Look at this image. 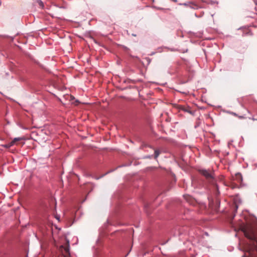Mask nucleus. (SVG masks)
Segmentation results:
<instances>
[{
	"instance_id": "1",
	"label": "nucleus",
	"mask_w": 257,
	"mask_h": 257,
	"mask_svg": "<svg viewBox=\"0 0 257 257\" xmlns=\"http://www.w3.org/2000/svg\"><path fill=\"white\" fill-rule=\"evenodd\" d=\"M199 171L201 175L206 178V179L211 180L214 179L213 173L209 170L206 169H200Z\"/></svg>"
},
{
	"instance_id": "2",
	"label": "nucleus",
	"mask_w": 257,
	"mask_h": 257,
	"mask_svg": "<svg viewBox=\"0 0 257 257\" xmlns=\"http://www.w3.org/2000/svg\"><path fill=\"white\" fill-rule=\"evenodd\" d=\"M179 5H181V6H186V7H189L191 9H197L198 8V6L197 5H196L195 4H194V3H193V2H189L188 3L180 4Z\"/></svg>"
},
{
	"instance_id": "3",
	"label": "nucleus",
	"mask_w": 257,
	"mask_h": 257,
	"mask_svg": "<svg viewBox=\"0 0 257 257\" xmlns=\"http://www.w3.org/2000/svg\"><path fill=\"white\" fill-rule=\"evenodd\" d=\"M160 154V151L158 150H155L154 152V158L157 159Z\"/></svg>"
},
{
	"instance_id": "4",
	"label": "nucleus",
	"mask_w": 257,
	"mask_h": 257,
	"mask_svg": "<svg viewBox=\"0 0 257 257\" xmlns=\"http://www.w3.org/2000/svg\"><path fill=\"white\" fill-rule=\"evenodd\" d=\"M13 142H10L7 144H6L5 145H3V147H4L5 148H10V147H11L12 146H13Z\"/></svg>"
},
{
	"instance_id": "5",
	"label": "nucleus",
	"mask_w": 257,
	"mask_h": 257,
	"mask_svg": "<svg viewBox=\"0 0 257 257\" xmlns=\"http://www.w3.org/2000/svg\"><path fill=\"white\" fill-rule=\"evenodd\" d=\"M23 139V138H15L11 142H13V145H14L16 142L22 140Z\"/></svg>"
},
{
	"instance_id": "6",
	"label": "nucleus",
	"mask_w": 257,
	"mask_h": 257,
	"mask_svg": "<svg viewBox=\"0 0 257 257\" xmlns=\"http://www.w3.org/2000/svg\"><path fill=\"white\" fill-rule=\"evenodd\" d=\"M112 171H109V172H107V173H106L105 174H104L103 175H102V176H100V177L96 178V179H99V178H100L102 177L103 176H104V175H105L106 174H108V173H109V172H112Z\"/></svg>"
},
{
	"instance_id": "7",
	"label": "nucleus",
	"mask_w": 257,
	"mask_h": 257,
	"mask_svg": "<svg viewBox=\"0 0 257 257\" xmlns=\"http://www.w3.org/2000/svg\"><path fill=\"white\" fill-rule=\"evenodd\" d=\"M39 4L40 6L43 7V3L41 0H38Z\"/></svg>"
},
{
	"instance_id": "8",
	"label": "nucleus",
	"mask_w": 257,
	"mask_h": 257,
	"mask_svg": "<svg viewBox=\"0 0 257 257\" xmlns=\"http://www.w3.org/2000/svg\"><path fill=\"white\" fill-rule=\"evenodd\" d=\"M234 207H235V209H234L235 211V212H236V211H237V208H238V206H237V205H236V204H235V205H234Z\"/></svg>"
},
{
	"instance_id": "9",
	"label": "nucleus",
	"mask_w": 257,
	"mask_h": 257,
	"mask_svg": "<svg viewBox=\"0 0 257 257\" xmlns=\"http://www.w3.org/2000/svg\"><path fill=\"white\" fill-rule=\"evenodd\" d=\"M212 5H213L214 4H218V2H213V1H211V3H210Z\"/></svg>"
},
{
	"instance_id": "10",
	"label": "nucleus",
	"mask_w": 257,
	"mask_h": 257,
	"mask_svg": "<svg viewBox=\"0 0 257 257\" xmlns=\"http://www.w3.org/2000/svg\"><path fill=\"white\" fill-rule=\"evenodd\" d=\"M236 175H238V176H239V177H241V174H240V173H237V174H236Z\"/></svg>"
},
{
	"instance_id": "11",
	"label": "nucleus",
	"mask_w": 257,
	"mask_h": 257,
	"mask_svg": "<svg viewBox=\"0 0 257 257\" xmlns=\"http://www.w3.org/2000/svg\"><path fill=\"white\" fill-rule=\"evenodd\" d=\"M185 111H187V112H188L190 113H191V112L190 111H189V110H185Z\"/></svg>"
},
{
	"instance_id": "12",
	"label": "nucleus",
	"mask_w": 257,
	"mask_h": 257,
	"mask_svg": "<svg viewBox=\"0 0 257 257\" xmlns=\"http://www.w3.org/2000/svg\"><path fill=\"white\" fill-rule=\"evenodd\" d=\"M56 218L57 220H59L60 217H58V216H56Z\"/></svg>"
},
{
	"instance_id": "13",
	"label": "nucleus",
	"mask_w": 257,
	"mask_h": 257,
	"mask_svg": "<svg viewBox=\"0 0 257 257\" xmlns=\"http://www.w3.org/2000/svg\"><path fill=\"white\" fill-rule=\"evenodd\" d=\"M130 252V251L125 255L124 257H126L128 255V254H129Z\"/></svg>"
},
{
	"instance_id": "14",
	"label": "nucleus",
	"mask_w": 257,
	"mask_h": 257,
	"mask_svg": "<svg viewBox=\"0 0 257 257\" xmlns=\"http://www.w3.org/2000/svg\"><path fill=\"white\" fill-rule=\"evenodd\" d=\"M71 98L72 99L74 98V97H73L72 96H71Z\"/></svg>"
},
{
	"instance_id": "15",
	"label": "nucleus",
	"mask_w": 257,
	"mask_h": 257,
	"mask_svg": "<svg viewBox=\"0 0 257 257\" xmlns=\"http://www.w3.org/2000/svg\"><path fill=\"white\" fill-rule=\"evenodd\" d=\"M242 257H245V255H243V256H242Z\"/></svg>"
}]
</instances>
